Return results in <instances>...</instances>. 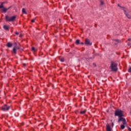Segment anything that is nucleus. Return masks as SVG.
Masks as SVG:
<instances>
[{
	"label": "nucleus",
	"mask_w": 131,
	"mask_h": 131,
	"mask_svg": "<svg viewBox=\"0 0 131 131\" xmlns=\"http://www.w3.org/2000/svg\"><path fill=\"white\" fill-rule=\"evenodd\" d=\"M115 116L118 117V122H120V121H122L123 124H126V120H125V118H123L124 115L123 114V111H122L121 110L117 109L115 111Z\"/></svg>",
	"instance_id": "nucleus-1"
},
{
	"label": "nucleus",
	"mask_w": 131,
	"mask_h": 131,
	"mask_svg": "<svg viewBox=\"0 0 131 131\" xmlns=\"http://www.w3.org/2000/svg\"><path fill=\"white\" fill-rule=\"evenodd\" d=\"M117 66H118V63H117L116 61H111V66H110L109 68L111 70L112 72H117L118 71V68Z\"/></svg>",
	"instance_id": "nucleus-2"
},
{
	"label": "nucleus",
	"mask_w": 131,
	"mask_h": 131,
	"mask_svg": "<svg viewBox=\"0 0 131 131\" xmlns=\"http://www.w3.org/2000/svg\"><path fill=\"white\" fill-rule=\"evenodd\" d=\"M16 18H17V16L16 15L12 16H10L8 15H5V20L6 22H14V21H16Z\"/></svg>",
	"instance_id": "nucleus-3"
},
{
	"label": "nucleus",
	"mask_w": 131,
	"mask_h": 131,
	"mask_svg": "<svg viewBox=\"0 0 131 131\" xmlns=\"http://www.w3.org/2000/svg\"><path fill=\"white\" fill-rule=\"evenodd\" d=\"M10 108L11 106H8V104H5L1 107L0 110H2V111H9Z\"/></svg>",
	"instance_id": "nucleus-4"
},
{
	"label": "nucleus",
	"mask_w": 131,
	"mask_h": 131,
	"mask_svg": "<svg viewBox=\"0 0 131 131\" xmlns=\"http://www.w3.org/2000/svg\"><path fill=\"white\" fill-rule=\"evenodd\" d=\"M84 45L88 46H91L93 45V43L91 41V40L88 38L85 39Z\"/></svg>",
	"instance_id": "nucleus-5"
},
{
	"label": "nucleus",
	"mask_w": 131,
	"mask_h": 131,
	"mask_svg": "<svg viewBox=\"0 0 131 131\" xmlns=\"http://www.w3.org/2000/svg\"><path fill=\"white\" fill-rule=\"evenodd\" d=\"M106 131H112V128L108 123L106 125Z\"/></svg>",
	"instance_id": "nucleus-6"
},
{
	"label": "nucleus",
	"mask_w": 131,
	"mask_h": 131,
	"mask_svg": "<svg viewBox=\"0 0 131 131\" xmlns=\"http://www.w3.org/2000/svg\"><path fill=\"white\" fill-rule=\"evenodd\" d=\"M11 8H12V6L9 7L8 8H5L2 9L1 10V12H2V13H5L8 11V10H10V9H11Z\"/></svg>",
	"instance_id": "nucleus-7"
},
{
	"label": "nucleus",
	"mask_w": 131,
	"mask_h": 131,
	"mask_svg": "<svg viewBox=\"0 0 131 131\" xmlns=\"http://www.w3.org/2000/svg\"><path fill=\"white\" fill-rule=\"evenodd\" d=\"M123 11H124V14L126 15V16L128 18V19H131V16L130 15L127 14L126 13V10L125 9H123Z\"/></svg>",
	"instance_id": "nucleus-8"
},
{
	"label": "nucleus",
	"mask_w": 131,
	"mask_h": 131,
	"mask_svg": "<svg viewBox=\"0 0 131 131\" xmlns=\"http://www.w3.org/2000/svg\"><path fill=\"white\" fill-rule=\"evenodd\" d=\"M3 28L6 31H9V30H10V26L4 25L3 26Z\"/></svg>",
	"instance_id": "nucleus-9"
},
{
	"label": "nucleus",
	"mask_w": 131,
	"mask_h": 131,
	"mask_svg": "<svg viewBox=\"0 0 131 131\" xmlns=\"http://www.w3.org/2000/svg\"><path fill=\"white\" fill-rule=\"evenodd\" d=\"M11 52H12V54H14V55H16V54H17V50L16 49V47H14L13 48V50Z\"/></svg>",
	"instance_id": "nucleus-10"
},
{
	"label": "nucleus",
	"mask_w": 131,
	"mask_h": 131,
	"mask_svg": "<svg viewBox=\"0 0 131 131\" xmlns=\"http://www.w3.org/2000/svg\"><path fill=\"white\" fill-rule=\"evenodd\" d=\"M6 46L8 48H12L13 47V43L9 42L7 43Z\"/></svg>",
	"instance_id": "nucleus-11"
},
{
	"label": "nucleus",
	"mask_w": 131,
	"mask_h": 131,
	"mask_svg": "<svg viewBox=\"0 0 131 131\" xmlns=\"http://www.w3.org/2000/svg\"><path fill=\"white\" fill-rule=\"evenodd\" d=\"M5 4V2H1L0 5V9H5V7H4V4Z\"/></svg>",
	"instance_id": "nucleus-12"
},
{
	"label": "nucleus",
	"mask_w": 131,
	"mask_h": 131,
	"mask_svg": "<svg viewBox=\"0 0 131 131\" xmlns=\"http://www.w3.org/2000/svg\"><path fill=\"white\" fill-rule=\"evenodd\" d=\"M113 41H116V42H118V43L121 42V40L118 39H113Z\"/></svg>",
	"instance_id": "nucleus-13"
},
{
	"label": "nucleus",
	"mask_w": 131,
	"mask_h": 131,
	"mask_svg": "<svg viewBox=\"0 0 131 131\" xmlns=\"http://www.w3.org/2000/svg\"><path fill=\"white\" fill-rule=\"evenodd\" d=\"M75 43H76V45H80V40H79V39H77V40H76Z\"/></svg>",
	"instance_id": "nucleus-14"
},
{
	"label": "nucleus",
	"mask_w": 131,
	"mask_h": 131,
	"mask_svg": "<svg viewBox=\"0 0 131 131\" xmlns=\"http://www.w3.org/2000/svg\"><path fill=\"white\" fill-rule=\"evenodd\" d=\"M85 113H86V110L80 112V114H85Z\"/></svg>",
	"instance_id": "nucleus-15"
},
{
	"label": "nucleus",
	"mask_w": 131,
	"mask_h": 131,
	"mask_svg": "<svg viewBox=\"0 0 131 131\" xmlns=\"http://www.w3.org/2000/svg\"><path fill=\"white\" fill-rule=\"evenodd\" d=\"M125 124H122L120 126L121 127V129H124V128H125V126H124Z\"/></svg>",
	"instance_id": "nucleus-16"
},
{
	"label": "nucleus",
	"mask_w": 131,
	"mask_h": 131,
	"mask_svg": "<svg viewBox=\"0 0 131 131\" xmlns=\"http://www.w3.org/2000/svg\"><path fill=\"white\" fill-rule=\"evenodd\" d=\"M22 13H23V14H26V11L25 10V8H23Z\"/></svg>",
	"instance_id": "nucleus-17"
},
{
	"label": "nucleus",
	"mask_w": 131,
	"mask_h": 131,
	"mask_svg": "<svg viewBox=\"0 0 131 131\" xmlns=\"http://www.w3.org/2000/svg\"><path fill=\"white\" fill-rule=\"evenodd\" d=\"M118 7H119L120 8H121V9H123V10H124V9H125V7L120 6L119 4H118Z\"/></svg>",
	"instance_id": "nucleus-18"
},
{
	"label": "nucleus",
	"mask_w": 131,
	"mask_h": 131,
	"mask_svg": "<svg viewBox=\"0 0 131 131\" xmlns=\"http://www.w3.org/2000/svg\"><path fill=\"white\" fill-rule=\"evenodd\" d=\"M60 61L61 62H64V61H65V59H64V57L60 58Z\"/></svg>",
	"instance_id": "nucleus-19"
},
{
	"label": "nucleus",
	"mask_w": 131,
	"mask_h": 131,
	"mask_svg": "<svg viewBox=\"0 0 131 131\" xmlns=\"http://www.w3.org/2000/svg\"><path fill=\"white\" fill-rule=\"evenodd\" d=\"M128 72L131 73V67H129V69H128Z\"/></svg>",
	"instance_id": "nucleus-20"
},
{
	"label": "nucleus",
	"mask_w": 131,
	"mask_h": 131,
	"mask_svg": "<svg viewBox=\"0 0 131 131\" xmlns=\"http://www.w3.org/2000/svg\"><path fill=\"white\" fill-rule=\"evenodd\" d=\"M100 4H101V6H104V3L102 1V0H100Z\"/></svg>",
	"instance_id": "nucleus-21"
},
{
	"label": "nucleus",
	"mask_w": 131,
	"mask_h": 131,
	"mask_svg": "<svg viewBox=\"0 0 131 131\" xmlns=\"http://www.w3.org/2000/svg\"><path fill=\"white\" fill-rule=\"evenodd\" d=\"M32 51H34V52H35V48L34 47H32Z\"/></svg>",
	"instance_id": "nucleus-22"
},
{
	"label": "nucleus",
	"mask_w": 131,
	"mask_h": 131,
	"mask_svg": "<svg viewBox=\"0 0 131 131\" xmlns=\"http://www.w3.org/2000/svg\"><path fill=\"white\" fill-rule=\"evenodd\" d=\"M31 22H32V23H34V22H35V18L32 19V20H31Z\"/></svg>",
	"instance_id": "nucleus-23"
},
{
	"label": "nucleus",
	"mask_w": 131,
	"mask_h": 131,
	"mask_svg": "<svg viewBox=\"0 0 131 131\" xmlns=\"http://www.w3.org/2000/svg\"><path fill=\"white\" fill-rule=\"evenodd\" d=\"M93 66H94V67H97V64H96V63L94 62L93 63Z\"/></svg>",
	"instance_id": "nucleus-24"
},
{
	"label": "nucleus",
	"mask_w": 131,
	"mask_h": 131,
	"mask_svg": "<svg viewBox=\"0 0 131 131\" xmlns=\"http://www.w3.org/2000/svg\"><path fill=\"white\" fill-rule=\"evenodd\" d=\"M23 125H24V122H22L20 124V126H23Z\"/></svg>",
	"instance_id": "nucleus-25"
},
{
	"label": "nucleus",
	"mask_w": 131,
	"mask_h": 131,
	"mask_svg": "<svg viewBox=\"0 0 131 131\" xmlns=\"http://www.w3.org/2000/svg\"><path fill=\"white\" fill-rule=\"evenodd\" d=\"M15 34L16 35H19V32H15Z\"/></svg>",
	"instance_id": "nucleus-26"
},
{
	"label": "nucleus",
	"mask_w": 131,
	"mask_h": 131,
	"mask_svg": "<svg viewBox=\"0 0 131 131\" xmlns=\"http://www.w3.org/2000/svg\"><path fill=\"white\" fill-rule=\"evenodd\" d=\"M127 128H128V130L129 131H131V128H130V127H129V126H128V127H127Z\"/></svg>",
	"instance_id": "nucleus-27"
},
{
	"label": "nucleus",
	"mask_w": 131,
	"mask_h": 131,
	"mask_svg": "<svg viewBox=\"0 0 131 131\" xmlns=\"http://www.w3.org/2000/svg\"><path fill=\"white\" fill-rule=\"evenodd\" d=\"M4 94H5V97H4V99H7V96H6V92L4 93Z\"/></svg>",
	"instance_id": "nucleus-28"
},
{
	"label": "nucleus",
	"mask_w": 131,
	"mask_h": 131,
	"mask_svg": "<svg viewBox=\"0 0 131 131\" xmlns=\"http://www.w3.org/2000/svg\"><path fill=\"white\" fill-rule=\"evenodd\" d=\"M112 127H113V126H114V123H113V122L112 123Z\"/></svg>",
	"instance_id": "nucleus-29"
},
{
	"label": "nucleus",
	"mask_w": 131,
	"mask_h": 131,
	"mask_svg": "<svg viewBox=\"0 0 131 131\" xmlns=\"http://www.w3.org/2000/svg\"><path fill=\"white\" fill-rule=\"evenodd\" d=\"M80 45H84V42L83 43V42H81L80 43Z\"/></svg>",
	"instance_id": "nucleus-30"
},
{
	"label": "nucleus",
	"mask_w": 131,
	"mask_h": 131,
	"mask_svg": "<svg viewBox=\"0 0 131 131\" xmlns=\"http://www.w3.org/2000/svg\"><path fill=\"white\" fill-rule=\"evenodd\" d=\"M23 66H24L25 67H26V63H23Z\"/></svg>",
	"instance_id": "nucleus-31"
},
{
	"label": "nucleus",
	"mask_w": 131,
	"mask_h": 131,
	"mask_svg": "<svg viewBox=\"0 0 131 131\" xmlns=\"http://www.w3.org/2000/svg\"><path fill=\"white\" fill-rule=\"evenodd\" d=\"M16 50H20V48L16 47Z\"/></svg>",
	"instance_id": "nucleus-32"
},
{
	"label": "nucleus",
	"mask_w": 131,
	"mask_h": 131,
	"mask_svg": "<svg viewBox=\"0 0 131 131\" xmlns=\"http://www.w3.org/2000/svg\"><path fill=\"white\" fill-rule=\"evenodd\" d=\"M22 36H23V35H22V34H20L19 35V37H22Z\"/></svg>",
	"instance_id": "nucleus-33"
},
{
	"label": "nucleus",
	"mask_w": 131,
	"mask_h": 131,
	"mask_svg": "<svg viewBox=\"0 0 131 131\" xmlns=\"http://www.w3.org/2000/svg\"><path fill=\"white\" fill-rule=\"evenodd\" d=\"M97 25H97V24H95V27H97Z\"/></svg>",
	"instance_id": "nucleus-34"
},
{
	"label": "nucleus",
	"mask_w": 131,
	"mask_h": 131,
	"mask_svg": "<svg viewBox=\"0 0 131 131\" xmlns=\"http://www.w3.org/2000/svg\"><path fill=\"white\" fill-rule=\"evenodd\" d=\"M130 40H131V39H130V38H128V41H130Z\"/></svg>",
	"instance_id": "nucleus-35"
},
{
	"label": "nucleus",
	"mask_w": 131,
	"mask_h": 131,
	"mask_svg": "<svg viewBox=\"0 0 131 131\" xmlns=\"http://www.w3.org/2000/svg\"><path fill=\"white\" fill-rule=\"evenodd\" d=\"M127 46H130V43L129 42L127 43Z\"/></svg>",
	"instance_id": "nucleus-36"
},
{
	"label": "nucleus",
	"mask_w": 131,
	"mask_h": 131,
	"mask_svg": "<svg viewBox=\"0 0 131 131\" xmlns=\"http://www.w3.org/2000/svg\"><path fill=\"white\" fill-rule=\"evenodd\" d=\"M115 45H116V46H117V45H118V43H115Z\"/></svg>",
	"instance_id": "nucleus-37"
},
{
	"label": "nucleus",
	"mask_w": 131,
	"mask_h": 131,
	"mask_svg": "<svg viewBox=\"0 0 131 131\" xmlns=\"http://www.w3.org/2000/svg\"><path fill=\"white\" fill-rule=\"evenodd\" d=\"M15 45L16 46H17V43H16V42H15Z\"/></svg>",
	"instance_id": "nucleus-38"
},
{
	"label": "nucleus",
	"mask_w": 131,
	"mask_h": 131,
	"mask_svg": "<svg viewBox=\"0 0 131 131\" xmlns=\"http://www.w3.org/2000/svg\"><path fill=\"white\" fill-rule=\"evenodd\" d=\"M22 51H23V49H21Z\"/></svg>",
	"instance_id": "nucleus-39"
},
{
	"label": "nucleus",
	"mask_w": 131,
	"mask_h": 131,
	"mask_svg": "<svg viewBox=\"0 0 131 131\" xmlns=\"http://www.w3.org/2000/svg\"><path fill=\"white\" fill-rule=\"evenodd\" d=\"M90 59H92V57H91Z\"/></svg>",
	"instance_id": "nucleus-40"
}]
</instances>
